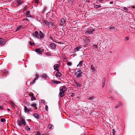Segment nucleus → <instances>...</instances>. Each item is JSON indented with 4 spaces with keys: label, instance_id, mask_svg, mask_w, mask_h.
Listing matches in <instances>:
<instances>
[{
    "label": "nucleus",
    "instance_id": "f257e3e1",
    "mask_svg": "<svg viewBox=\"0 0 135 135\" xmlns=\"http://www.w3.org/2000/svg\"><path fill=\"white\" fill-rule=\"evenodd\" d=\"M21 120H18L17 121L18 125L19 126H24L26 125V123L24 119L21 118Z\"/></svg>",
    "mask_w": 135,
    "mask_h": 135
},
{
    "label": "nucleus",
    "instance_id": "f03ea898",
    "mask_svg": "<svg viewBox=\"0 0 135 135\" xmlns=\"http://www.w3.org/2000/svg\"><path fill=\"white\" fill-rule=\"evenodd\" d=\"M95 31L93 29L90 28L88 30L85 32V33L87 34H93V32Z\"/></svg>",
    "mask_w": 135,
    "mask_h": 135
},
{
    "label": "nucleus",
    "instance_id": "7ed1b4c3",
    "mask_svg": "<svg viewBox=\"0 0 135 135\" xmlns=\"http://www.w3.org/2000/svg\"><path fill=\"white\" fill-rule=\"evenodd\" d=\"M60 91L64 92L67 90V89L65 86L61 87L60 88Z\"/></svg>",
    "mask_w": 135,
    "mask_h": 135
},
{
    "label": "nucleus",
    "instance_id": "20e7f679",
    "mask_svg": "<svg viewBox=\"0 0 135 135\" xmlns=\"http://www.w3.org/2000/svg\"><path fill=\"white\" fill-rule=\"evenodd\" d=\"M5 41L4 39L2 38H0V44L2 45H4L5 44Z\"/></svg>",
    "mask_w": 135,
    "mask_h": 135
},
{
    "label": "nucleus",
    "instance_id": "39448f33",
    "mask_svg": "<svg viewBox=\"0 0 135 135\" xmlns=\"http://www.w3.org/2000/svg\"><path fill=\"white\" fill-rule=\"evenodd\" d=\"M49 26H50L51 28L54 29L56 28V26L54 23L52 22H50L49 24Z\"/></svg>",
    "mask_w": 135,
    "mask_h": 135
},
{
    "label": "nucleus",
    "instance_id": "423d86ee",
    "mask_svg": "<svg viewBox=\"0 0 135 135\" xmlns=\"http://www.w3.org/2000/svg\"><path fill=\"white\" fill-rule=\"evenodd\" d=\"M39 76L37 74H36V77L34 79L32 80L31 82H30V83L31 84H33L35 83V81L37 80L39 78Z\"/></svg>",
    "mask_w": 135,
    "mask_h": 135
},
{
    "label": "nucleus",
    "instance_id": "0eeeda50",
    "mask_svg": "<svg viewBox=\"0 0 135 135\" xmlns=\"http://www.w3.org/2000/svg\"><path fill=\"white\" fill-rule=\"evenodd\" d=\"M59 65L58 64H56L54 66V70L57 71H59V69L58 68L59 67Z\"/></svg>",
    "mask_w": 135,
    "mask_h": 135
},
{
    "label": "nucleus",
    "instance_id": "6e6552de",
    "mask_svg": "<svg viewBox=\"0 0 135 135\" xmlns=\"http://www.w3.org/2000/svg\"><path fill=\"white\" fill-rule=\"evenodd\" d=\"M82 48V47L80 46H77L74 49V52L79 51L80 49Z\"/></svg>",
    "mask_w": 135,
    "mask_h": 135
},
{
    "label": "nucleus",
    "instance_id": "1a4fd4ad",
    "mask_svg": "<svg viewBox=\"0 0 135 135\" xmlns=\"http://www.w3.org/2000/svg\"><path fill=\"white\" fill-rule=\"evenodd\" d=\"M33 116L34 117H35V118L37 119H39L40 118V115L37 113L34 114H33Z\"/></svg>",
    "mask_w": 135,
    "mask_h": 135
},
{
    "label": "nucleus",
    "instance_id": "9d476101",
    "mask_svg": "<svg viewBox=\"0 0 135 135\" xmlns=\"http://www.w3.org/2000/svg\"><path fill=\"white\" fill-rule=\"evenodd\" d=\"M35 51L37 53L40 54H42V51L40 50V48H39L36 49L35 50Z\"/></svg>",
    "mask_w": 135,
    "mask_h": 135
},
{
    "label": "nucleus",
    "instance_id": "9b49d317",
    "mask_svg": "<svg viewBox=\"0 0 135 135\" xmlns=\"http://www.w3.org/2000/svg\"><path fill=\"white\" fill-rule=\"evenodd\" d=\"M65 20L64 18H63L61 19V22L60 24V26H63L65 21Z\"/></svg>",
    "mask_w": 135,
    "mask_h": 135
},
{
    "label": "nucleus",
    "instance_id": "f8f14e48",
    "mask_svg": "<svg viewBox=\"0 0 135 135\" xmlns=\"http://www.w3.org/2000/svg\"><path fill=\"white\" fill-rule=\"evenodd\" d=\"M50 46L52 49H55L56 47V45L54 43H51L50 44Z\"/></svg>",
    "mask_w": 135,
    "mask_h": 135
},
{
    "label": "nucleus",
    "instance_id": "ddd939ff",
    "mask_svg": "<svg viewBox=\"0 0 135 135\" xmlns=\"http://www.w3.org/2000/svg\"><path fill=\"white\" fill-rule=\"evenodd\" d=\"M74 82L75 83V84L76 85L77 88H79V87L81 85L79 83H77L75 80L74 81Z\"/></svg>",
    "mask_w": 135,
    "mask_h": 135
},
{
    "label": "nucleus",
    "instance_id": "4468645a",
    "mask_svg": "<svg viewBox=\"0 0 135 135\" xmlns=\"http://www.w3.org/2000/svg\"><path fill=\"white\" fill-rule=\"evenodd\" d=\"M24 112L26 113H28L30 112V110L28 109L26 106H25L24 107Z\"/></svg>",
    "mask_w": 135,
    "mask_h": 135
},
{
    "label": "nucleus",
    "instance_id": "2eb2a0df",
    "mask_svg": "<svg viewBox=\"0 0 135 135\" xmlns=\"http://www.w3.org/2000/svg\"><path fill=\"white\" fill-rule=\"evenodd\" d=\"M38 33V32L37 31H35L32 33V35L33 37L36 38L37 37V34Z\"/></svg>",
    "mask_w": 135,
    "mask_h": 135
},
{
    "label": "nucleus",
    "instance_id": "dca6fc26",
    "mask_svg": "<svg viewBox=\"0 0 135 135\" xmlns=\"http://www.w3.org/2000/svg\"><path fill=\"white\" fill-rule=\"evenodd\" d=\"M24 27V26L22 25H20L17 27L16 29V31H19L22 29Z\"/></svg>",
    "mask_w": 135,
    "mask_h": 135
},
{
    "label": "nucleus",
    "instance_id": "f3484780",
    "mask_svg": "<svg viewBox=\"0 0 135 135\" xmlns=\"http://www.w3.org/2000/svg\"><path fill=\"white\" fill-rule=\"evenodd\" d=\"M17 5L18 6L21 5L23 3V1H21L20 0H17Z\"/></svg>",
    "mask_w": 135,
    "mask_h": 135
},
{
    "label": "nucleus",
    "instance_id": "a211bd4d",
    "mask_svg": "<svg viewBox=\"0 0 135 135\" xmlns=\"http://www.w3.org/2000/svg\"><path fill=\"white\" fill-rule=\"evenodd\" d=\"M65 92L60 91L59 94V95L62 97L65 95Z\"/></svg>",
    "mask_w": 135,
    "mask_h": 135
},
{
    "label": "nucleus",
    "instance_id": "6ab92c4d",
    "mask_svg": "<svg viewBox=\"0 0 135 135\" xmlns=\"http://www.w3.org/2000/svg\"><path fill=\"white\" fill-rule=\"evenodd\" d=\"M37 37L36 38H40L41 39L43 38L44 37L43 36L40 34H38V33L37 34Z\"/></svg>",
    "mask_w": 135,
    "mask_h": 135
},
{
    "label": "nucleus",
    "instance_id": "aec40b11",
    "mask_svg": "<svg viewBox=\"0 0 135 135\" xmlns=\"http://www.w3.org/2000/svg\"><path fill=\"white\" fill-rule=\"evenodd\" d=\"M83 73V72H81L80 73H79L77 75L76 77L79 78L80 77H81L82 76V74Z\"/></svg>",
    "mask_w": 135,
    "mask_h": 135
},
{
    "label": "nucleus",
    "instance_id": "412c9836",
    "mask_svg": "<svg viewBox=\"0 0 135 135\" xmlns=\"http://www.w3.org/2000/svg\"><path fill=\"white\" fill-rule=\"evenodd\" d=\"M47 126L49 129H52L54 128V126L52 124H49Z\"/></svg>",
    "mask_w": 135,
    "mask_h": 135
},
{
    "label": "nucleus",
    "instance_id": "4be33fe9",
    "mask_svg": "<svg viewBox=\"0 0 135 135\" xmlns=\"http://www.w3.org/2000/svg\"><path fill=\"white\" fill-rule=\"evenodd\" d=\"M10 105H11V106L12 107H15V106H16V105L12 101H10Z\"/></svg>",
    "mask_w": 135,
    "mask_h": 135
},
{
    "label": "nucleus",
    "instance_id": "5701e85b",
    "mask_svg": "<svg viewBox=\"0 0 135 135\" xmlns=\"http://www.w3.org/2000/svg\"><path fill=\"white\" fill-rule=\"evenodd\" d=\"M57 77H60L62 76L60 72H57L55 75Z\"/></svg>",
    "mask_w": 135,
    "mask_h": 135
},
{
    "label": "nucleus",
    "instance_id": "b1692460",
    "mask_svg": "<svg viewBox=\"0 0 135 135\" xmlns=\"http://www.w3.org/2000/svg\"><path fill=\"white\" fill-rule=\"evenodd\" d=\"M30 11H28L26 13V16L27 17H31V16L30 14Z\"/></svg>",
    "mask_w": 135,
    "mask_h": 135
},
{
    "label": "nucleus",
    "instance_id": "393cba45",
    "mask_svg": "<svg viewBox=\"0 0 135 135\" xmlns=\"http://www.w3.org/2000/svg\"><path fill=\"white\" fill-rule=\"evenodd\" d=\"M51 81L52 82H54V83H56L57 84H59L61 83V82L59 81H55L53 80H52Z\"/></svg>",
    "mask_w": 135,
    "mask_h": 135
},
{
    "label": "nucleus",
    "instance_id": "a878e982",
    "mask_svg": "<svg viewBox=\"0 0 135 135\" xmlns=\"http://www.w3.org/2000/svg\"><path fill=\"white\" fill-rule=\"evenodd\" d=\"M44 25H46L47 26H49V25L50 22L49 23L47 21H44Z\"/></svg>",
    "mask_w": 135,
    "mask_h": 135
},
{
    "label": "nucleus",
    "instance_id": "bb28decb",
    "mask_svg": "<svg viewBox=\"0 0 135 135\" xmlns=\"http://www.w3.org/2000/svg\"><path fill=\"white\" fill-rule=\"evenodd\" d=\"M83 61H80V62H79V64L77 65V66L78 67L79 66H81L83 63Z\"/></svg>",
    "mask_w": 135,
    "mask_h": 135
},
{
    "label": "nucleus",
    "instance_id": "cd10ccee",
    "mask_svg": "<svg viewBox=\"0 0 135 135\" xmlns=\"http://www.w3.org/2000/svg\"><path fill=\"white\" fill-rule=\"evenodd\" d=\"M3 73L4 75L7 74L8 73V71L6 70H4L3 71Z\"/></svg>",
    "mask_w": 135,
    "mask_h": 135
},
{
    "label": "nucleus",
    "instance_id": "c85d7f7f",
    "mask_svg": "<svg viewBox=\"0 0 135 135\" xmlns=\"http://www.w3.org/2000/svg\"><path fill=\"white\" fill-rule=\"evenodd\" d=\"M47 75L46 74L42 75H41V76L43 78H45V79H46V78H47Z\"/></svg>",
    "mask_w": 135,
    "mask_h": 135
},
{
    "label": "nucleus",
    "instance_id": "c756f323",
    "mask_svg": "<svg viewBox=\"0 0 135 135\" xmlns=\"http://www.w3.org/2000/svg\"><path fill=\"white\" fill-rule=\"evenodd\" d=\"M101 7V6L99 5H96L94 6V7L96 8H100Z\"/></svg>",
    "mask_w": 135,
    "mask_h": 135
},
{
    "label": "nucleus",
    "instance_id": "7c9ffc66",
    "mask_svg": "<svg viewBox=\"0 0 135 135\" xmlns=\"http://www.w3.org/2000/svg\"><path fill=\"white\" fill-rule=\"evenodd\" d=\"M36 135H41L40 132L39 131H37L36 132Z\"/></svg>",
    "mask_w": 135,
    "mask_h": 135
},
{
    "label": "nucleus",
    "instance_id": "2f4dec72",
    "mask_svg": "<svg viewBox=\"0 0 135 135\" xmlns=\"http://www.w3.org/2000/svg\"><path fill=\"white\" fill-rule=\"evenodd\" d=\"M94 98V96H91L88 99L89 100H92Z\"/></svg>",
    "mask_w": 135,
    "mask_h": 135
},
{
    "label": "nucleus",
    "instance_id": "473e14b6",
    "mask_svg": "<svg viewBox=\"0 0 135 135\" xmlns=\"http://www.w3.org/2000/svg\"><path fill=\"white\" fill-rule=\"evenodd\" d=\"M91 70H92L94 72L95 71V69L93 67L92 65H91Z\"/></svg>",
    "mask_w": 135,
    "mask_h": 135
},
{
    "label": "nucleus",
    "instance_id": "72a5a7b5",
    "mask_svg": "<svg viewBox=\"0 0 135 135\" xmlns=\"http://www.w3.org/2000/svg\"><path fill=\"white\" fill-rule=\"evenodd\" d=\"M26 129L28 131H29L30 130V128L28 127V126H26Z\"/></svg>",
    "mask_w": 135,
    "mask_h": 135
},
{
    "label": "nucleus",
    "instance_id": "f704fd0d",
    "mask_svg": "<svg viewBox=\"0 0 135 135\" xmlns=\"http://www.w3.org/2000/svg\"><path fill=\"white\" fill-rule=\"evenodd\" d=\"M1 121L2 122H3L6 121V120L4 118H1Z\"/></svg>",
    "mask_w": 135,
    "mask_h": 135
},
{
    "label": "nucleus",
    "instance_id": "c9c22d12",
    "mask_svg": "<svg viewBox=\"0 0 135 135\" xmlns=\"http://www.w3.org/2000/svg\"><path fill=\"white\" fill-rule=\"evenodd\" d=\"M123 9L125 10L128 11L129 10V9L127 7H124V8Z\"/></svg>",
    "mask_w": 135,
    "mask_h": 135
},
{
    "label": "nucleus",
    "instance_id": "e433bc0d",
    "mask_svg": "<svg viewBox=\"0 0 135 135\" xmlns=\"http://www.w3.org/2000/svg\"><path fill=\"white\" fill-rule=\"evenodd\" d=\"M31 99L32 101H33L35 100L36 99L35 97L33 96L31 97Z\"/></svg>",
    "mask_w": 135,
    "mask_h": 135
},
{
    "label": "nucleus",
    "instance_id": "4c0bfd02",
    "mask_svg": "<svg viewBox=\"0 0 135 135\" xmlns=\"http://www.w3.org/2000/svg\"><path fill=\"white\" fill-rule=\"evenodd\" d=\"M62 59L64 60H65L66 59V57L64 55L62 56Z\"/></svg>",
    "mask_w": 135,
    "mask_h": 135
},
{
    "label": "nucleus",
    "instance_id": "58836bf2",
    "mask_svg": "<svg viewBox=\"0 0 135 135\" xmlns=\"http://www.w3.org/2000/svg\"><path fill=\"white\" fill-rule=\"evenodd\" d=\"M30 106H31L32 107H33L34 108H35L36 106V105L35 104H32Z\"/></svg>",
    "mask_w": 135,
    "mask_h": 135
},
{
    "label": "nucleus",
    "instance_id": "ea45409f",
    "mask_svg": "<svg viewBox=\"0 0 135 135\" xmlns=\"http://www.w3.org/2000/svg\"><path fill=\"white\" fill-rule=\"evenodd\" d=\"M41 103L43 104H45V102L44 100H41Z\"/></svg>",
    "mask_w": 135,
    "mask_h": 135
},
{
    "label": "nucleus",
    "instance_id": "a19ab883",
    "mask_svg": "<svg viewBox=\"0 0 135 135\" xmlns=\"http://www.w3.org/2000/svg\"><path fill=\"white\" fill-rule=\"evenodd\" d=\"M67 64L69 66H71L72 65V63L70 62H68L67 63Z\"/></svg>",
    "mask_w": 135,
    "mask_h": 135
},
{
    "label": "nucleus",
    "instance_id": "79ce46f5",
    "mask_svg": "<svg viewBox=\"0 0 135 135\" xmlns=\"http://www.w3.org/2000/svg\"><path fill=\"white\" fill-rule=\"evenodd\" d=\"M86 43H85V44H86V45H87L88 44L89 42V40H88V39H87L86 40Z\"/></svg>",
    "mask_w": 135,
    "mask_h": 135
},
{
    "label": "nucleus",
    "instance_id": "37998d69",
    "mask_svg": "<svg viewBox=\"0 0 135 135\" xmlns=\"http://www.w3.org/2000/svg\"><path fill=\"white\" fill-rule=\"evenodd\" d=\"M25 20L26 21H28L27 23V24L29 23V20H28V19L26 18L24 19L23 20V21H24Z\"/></svg>",
    "mask_w": 135,
    "mask_h": 135
},
{
    "label": "nucleus",
    "instance_id": "c03bdc74",
    "mask_svg": "<svg viewBox=\"0 0 135 135\" xmlns=\"http://www.w3.org/2000/svg\"><path fill=\"white\" fill-rule=\"evenodd\" d=\"M93 47L94 48L97 49V45H94L93 46Z\"/></svg>",
    "mask_w": 135,
    "mask_h": 135
},
{
    "label": "nucleus",
    "instance_id": "a18cd8bd",
    "mask_svg": "<svg viewBox=\"0 0 135 135\" xmlns=\"http://www.w3.org/2000/svg\"><path fill=\"white\" fill-rule=\"evenodd\" d=\"M35 44V43L32 42L31 41H30L29 42V44L31 45H32L33 44Z\"/></svg>",
    "mask_w": 135,
    "mask_h": 135
},
{
    "label": "nucleus",
    "instance_id": "49530a36",
    "mask_svg": "<svg viewBox=\"0 0 135 135\" xmlns=\"http://www.w3.org/2000/svg\"><path fill=\"white\" fill-rule=\"evenodd\" d=\"M48 106L47 105H46L45 106V109L47 111H48Z\"/></svg>",
    "mask_w": 135,
    "mask_h": 135
},
{
    "label": "nucleus",
    "instance_id": "de8ad7c7",
    "mask_svg": "<svg viewBox=\"0 0 135 135\" xmlns=\"http://www.w3.org/2000/svg\"><path fill=\"white\" fill-rule=\"evenodd\" d=\"M105 78H104L102 80V82L103 84H104V83H105Z\"/></svg>",
    "mask_w": 135,
    "mask_h": 135
},
{
    "label": "nucleus",
    "instance_id": "09e8293b",
    "mask_svg": "<svg viewBox=\"0 0 135 135\" xmlns=\"http://www.w3.org/2000/svg\"><path fill=\"white\" fill-rule=\"evenodd\" d=\"M114 28V27H111L109 28V29L110 30H113Z\"/></svg>",
    "mask_w": 135,
    "mask_h": 135
},
{
    "label": "nucleus",
    "instance_id": "8fccbe9b",
    "mask_svg": "<svg viewBox=\"0 0 135 135\" xmlns=\"http://www.w3.org/2000/svg\"><path fill=\"white\" fill-rule=\"evenodd\" d=\"M129 39V37H126L125 38V40H128Z\"/></svg>",
    "mask_w": 135,
    "mask_h": 135
},
{
    "label": "nucleus",
    "instance_id": "3c124183",
    "mask_svg": "<svg viewBox=\"0 0 135 135\" xmlns=\"http://www.w3.org/2000/svg\"><path fill=\"white\" fill-rule=\"evenodd\" d=\"M74 95H75V94L74 93H72L71 94V96L73 97H74Z\"/></svg>",
    "mask_w": 135,
    "mask_h": 135
},
{
    "label": "nucleus",
    "instance_id": "603ef678",
    "mask_svg": "<svg viewBox=\"0 0 135 135\" xmlns=\"http://www.w3.org/2000/svg\"><path fill=\"white\" fill-rule=\"evenodd\" d=\"M113 3V2L112 1H111L110 2V4H112Z\"/></svg>",
    "mask_w": 135,
    "mask_h": 135
},
{
    "label": "nucleus",
    "instance_id": "864d4df0",
    "mask_svg": "<svg viewBox=\"0 0 135 135\" xmlns=\"http://www.w3.org/2000/svg\"><path fill=\"white\" fill-rule=\"evenodd\" d=\"M39 0H35V2L36 3H38Z\"/></svg>",
    "mask_w": 135,
    "mask_h": 135
},
{
    "label": "nucleus",
    "instance_id": "5fc2aeb1",
    "mask_svg": "<svg viewBox=\"0 0 135 135\" xmlns=\"http://www.w3.org/2000/svg\"><path fill=\"white\" fill-rule=\"evenodd\" d=\"M81 69H79L77 71V72H79V73H80V72H81Z\"/></svg>",
    "mask_w": 135,
    "mask_h": 135
},
{
    "label": "nucleus",
    "instance_id": "6e6d98bb",
    "mask_svg": "<svg viewBox=\"0 0 135 135\" xmlns=\"http://www.w3.org/2000/svg\"><path fill=\"white\" fill-rule=\"evenodd\" d=\"M46 55H50V53H49L47 52V53H46Z\"/></svg>",
    "mask_w": 135,
    "mask_h": 135
},
{
    "label": "nucleus",
    "instance_id": "4d7b16f0",
    "mask_svg": "<svg viewBox=\"0 0 135 135\" xmlns=\"http://www.w3.org/2000/svg\"><path fill=\"white\" fill-rule=\"evenodd\" d=\"M121 105H122V103H119L118 105L119 107Z\"/></svg>",
    "mask_w": 135,
    "mask_h": 135
},
{
    "label": "nucleus",
    "instance_id": "13d9d810",
    "mask_svg": "<svg viewBox=\"0 0 135 135\" xmlns=\"http://www.w3.org/2000/svg\"><path fill=\"white\" fill-rule=\"evenodd\" d=\"M3 109L2 107L0 105V109Z\"/></svg>",
    "mask_w": 135,
    "mask_h": 135
},
{
    "label": "nucleus",
    "instance_id": "bf43d9fd",
    "mask_svg": "<svg viewBox=\"0 0 135 135\" xmlns=\"http://www.w3.org/2000/svg\"><path fill=\"white\" fill-rule=\"evenodd\" d=\"M104 0H99L100 2L101 3L103 2V1Z\"/></svg>",
    "mask_w": 135,
    "mask_h": 135
},
{
    "label": "nucleus",
    "instance_id": "052dcab7",
    "mask_svg": "<svg viewBox=\"0 0 135 135\" xmlns=\"http://www.w3.org/2000/svg\"><path fill=\"white\" fill-rule=\"evenodd\" d=\"M119 107L118 106V105H117V106H116L115 107V108H118Z\"/></svg>",
    "mask_w": 135,
    "mask_h": 135
},
{
    "label": "nucleus",
    "instance_id": "680f3d73",
    "mask_svg": "<svg viewBox=\"0 0 135 135\" xmlns=\"http://www.w3.org/2000/svg\"><path fill=\"white\" fill-rule=\"evenodd\" d=\"M28 109H29L30 110V112L32 111V108H30Z\"/></svg>",
    "mask_w": 135,
    "mask_h": 135
},
{
    "label": "nucleus",
    "instance_id": "e2e57ef3",
    "mask_svg": "<svg viewBox=\"0 0 135 135\" xmlns=\"http://www.w3.org/2000/svg\"><path fill=\"white\" fill-rule=\"evenodd\" d=\"M80 135H85V134L84 133H83V134H81Z\"/></svg>",
    "mask_w": 135,
    "mask_h": 135
},
{
    "label": "nucleus",
    "instance_id": "0e129e2a",
    "mask_svg": "<svg viewBox=\"0 0 135 135\" xmlns=\"http://www.w3.org/2000/svg\"><path fill=\"white\" fill-rule=\"evenodd\" d=\"M105 85V83H104V84H103V87H104V86Z\"/></svg>",
    "mask_w": 135,
    "mask_h": 135
},
{
    "label": "nucleus",
    "instance_id": "69168bd1",
    "mask_svg": "<svg viewBox=\"0 0 135 135\" xmlns=\"http://www.w3.org/2000/svg\"><path fill=\"white\" fill-rule=\"evenodd\" d=\"M39 32H40V33L42 34V32L41 31H40Z\"/></svg>",
    "mask_w": 135,
    "mask_h": 135
},
{
    "label": "nucleus",
    "instance_id": "338daca9",
    "mask_svg": "<svg viewBox=\"0 0 135 135\" xmlns=\"http://www.w3.org/2000/svg\"><path fill=\"white\" fill-rule=\"evenodd\" d=\"M42 135H48L47 134H42Z\"/></svg>",
    "mask_w": 135,
    "mask_h": 135
},
{
    "label": "nucleus",
    "instance_id": "774afa93",
    "mask_svg": "<svg viewBox=\"0 0 135 135\" xmlns=\"http://www.w3.org/2000/svg\"><path fill=\"white\" fill-rule=\"evenodd\" d=\"M28 121H29V120L31 121V120L30 119H28Z\"/></svg>",
    "mask_w": 135,
    "mask_h": 135
}]
</instances>
